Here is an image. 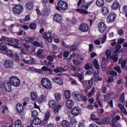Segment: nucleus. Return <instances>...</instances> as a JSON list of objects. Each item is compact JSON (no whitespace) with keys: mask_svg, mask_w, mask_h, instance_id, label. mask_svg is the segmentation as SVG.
Returning <instances> with one entry per match:
<instances>
[{"mask_svg":"<svg viewBox=\"0 0 127 127\" xmlns=\"http://www.w3.org/2000/svg\"><path fill=\"white\" fill-rule=\"evenodd\" d=\"M9 83L15 87H19L20 85V80L16 76H11L9 78Z\"/></svg>","mask_w":127,"mask_h":127,"instance_id":"obj_1","label":"nucleus"},{"mask_svg":"<svg viewBox=\"0 0 127 127\" xmlns=\"http://www.w3.org/2000/svg\"><path fill=\"white\" fill-rule=\"evenodd\" d=\"M36 39H37V38L30 37L25 38L24 41H25V42H30V43H31L35 46H40V44L38 43V41H37Z\"/></svg>","mask_w":127,"mask_h":127,"instance_id":"obj_2","label":"nucleus"},{"mask_svg":"<svg viewBox=\"0 0 127 127\" xmlns=\"http://www.w3.org/2000/svg\"><path fill=\"white\" fill-rule=\"evenodd\" d=\"M92 2H88L86 5H83L81 6V9H76V11L80 12V13H83V14H86L88 13L87 10L89 8V6L91 5Z\"/></svg>","mask_w":127,"mask_h":127,"instance_id":"obj_3","label":"nucleus"},{"mask_svg":"<svg viewBox=\"0 0 127 127\" xmlns=\"http://www.w3.org/2000/svg\"><path fill=\"white\" fill-rule=\"evenodd\" d=\"M14 14H20L23 10V6L20 4H16L12 8Z\"/></svg>","mask_w":127,"mask_h":127,"instance_id":"obj_4","label":"nucleus"},{"mask_svg":"<svg viewBox=\"0 0 127 127\" xmlns=\"http://www.w3.org/2000/svg\"><path fill=\"white\" fill-rule=\"evenodd\" d=\"M41 84L45 89H51V81L48 78H43L41 80Z\"/></svg>","mask_w":127,"mask_h":127,"instance_id":"obj_5","label":"nucleus"},{"mask_svg":"<svg viewBox=\"0 0 127 127\" xmlns=\"http://www.w3.org/2000/svg\"><path fill=\"white\" fill-rule=\"evenodd\" d=\"M58 5L62 10L68 9V4L66 2L60 0L58 2Z\"/></svg>","mask_w":127,"mask_h":127,"instance_id":"obj_6","label":"nucleus"},{"mask_svg":"<svg viewBox=\"0 0 127 127\" xmlns=\"http://www.w3.org/2000/svg\"><path fill=\"white\" fill-rule=\"evenodd\" d=\"M74 99L76 101H83V102L87 101L86 96H83L80 93L75 94Z\"/></svg>","mask_w":127,"mask_h":127,"instance_id":"obj_7","label":"nucleus"},{"mask_svg":"<svg viewBox=\"0 0 127 127\" xmlns=\"http://www.w3.org/2000/svg\"><path fill=\"white\" fill-rule=\"evenodd\" d=\"M79 29L82 32H87L89 30V26L86 23H82L80 24Z\"/></svg>","mask_w":127,"mask_h":127,"instance_id":"obj_8","label":"nucleus"},{"mask_svg":"<svg viewBox=\"0 0 127 127\" xmlns=\"http://www.w3.org/2000/svg\"><path fill=\"white\" fill-rule=\"evenodd\" d=\"M98 30L100 32L103 33V32H105L106 30L107 29V27L106 26V24L103 22H100L98 25Z\"/></svg>","mask_w":127,"mask_h":127,"instance_id":"obj_9","label":"nucleus"},{"mask_svg":"<svg viewBox=\"0 0 127 127\" xmlns=\"http://www.w3.org/2000/svg\"><path fill=\"white\" fill-rule=\"evenodd\" d=\"M4 66L5 68L7 69H10V68H12L13 65H14V62L12 60H6L4 62Z\"/></svg>","mask_w":127,"mask_h":127,"instance_id":"obj_10","label":"nucleus"},{"mask_svg":"<svg viewBox=\"0 0 127 127\" xmlns=\"http://www.w3.org/2000/svg\"><path fill=\"white\" fill-rule=\"evenodd\" d=\"M116 17H117V15L114 13H111L108 17H107V22H114L116 20Z\"/></svg>","mask_w":127,"mask_h":127,"instance_id":"obj_11","label":"nucleus"},{"mask_svg":"<svg viewBox=\"0 0 127 127\" xmlns=\"http://www.w3.org/2000/svg\"><path fill=\"white\" fill-rule=\"evenodd\" d=\"M33 124L36 125H40L41 126H44V125H45V122L41 121L40 119L37 117H36L33 119Z\"/></svg>","mask_w":127,"mask_h":127,"instance_id":"obj_12","label":"nucleus"},{"mask_svg":"<svg viewBox=\"0 0 127 127\" xmlns=\"http://www.w3.org/2000/svg\"><path fill=\"white\" fill-rule=\"evenodd\" d=\"M54 20L56 21V22H58V23H60L62 22V17H61V15L58 13H56L54 15Z\"/></svg>","mask_w":127,"mask_h":127,"instance_id":"obj_13","label":"nucleus"},{"mask_svg":"<svg viewBox=\"0 0 127 127\" xmlns=\"http://www.w3.org/2000/svg\"><path fill=\"white\" fill-rule=\"evenodd\" d=\"M80 112L81 111L80 110V109L79 108V107H75L72 109L70 113L73 116H78V115L80 114Z\"/></svg>","mask_w":127,"mask_h":127,"instance_id":"obj_14","label":"nucleus"},{"mask_svg":"<svg viewBox=\"0 0 127 127\" xmlns=\"http://www.w3.org/2000/svg\"><path fill=\"white\" fill-rule=\"evenodd\" d=\"M34 6V2L32 1H29L26 3V7L29 10H32Z\"/></svg>","mask_w":127,"mask_h":127,"instance_id":"obj_15","label":"nucleus"},{"mask_svg":"<svg viewBox=\"0 0 127 127\" xmlns=\"http://www.w3.org/2000/svg\"><path fill=\"white\" fill-rule=\"evenodd\" d=\"M83 86H88V87H92L93 85V79L91 78L90 80H83L82 82Z\"/></svg>","mask_w":127,"mask_h":127,"instance_id":"obj_16","label":"nucleus"},{"mask_svg":"<svg viewBox=\"0 0 127 127\" xmlns=\"http://www.w3.org/2000/svg\"><path fill=\"white\" fill-rule=\"evenodd\" d=\"M66 106L68 109H72L74 107V101L71 99H68L66 102Z\"/></svg>","mask_w":127,"mask_h":127,"instance_id":"obj_17","label":"nucleus"},{"mask_svg":"<svg viewBox=\"0 0 127 127\" xmlns=\"http://www.w3.org/2000/svg\"><path fill=\"white\" fill-rule=\"evenodd\" d=\"M52 80L54 82H55V83L59 84V85H62L63 84V80L61 78L55 76L52 78Z\"/></svg>","mask_w":127,"mask_h":127,"instance_id":"obj_18","label":"nucleus"},{"mask_svg":"<svg viewBox=\"0 0 127 127\" xmlns=\"http://www.w3.org/2000/svg\"><path fill=\"white\" fill-rule=\"evenodd\" d=\"M4 86L7 92H10L11 91V84L9 83V81H5L4 82Z\"/></svg>","mask_w":127,"mask_h":127,"instance_id":"obj_19","label":"nucleus"},{"mask_svg":"<svg viewBox=\"0 0 127 127\" xmlns=\"http://www.w3.org/2000/svg\"><path fill=\"white\" fill-rule=\"evenodd\" d=\"M101 12L103 15H108L110 12V10L108 7H103L101 9Z\"/></svg>","mask_w":127,"mask_h":127,"instance_id":"obj_20","label":"nucleus"},{"mask_svg":"<svg viewBox=\"0 0 127 127\" xmlns=\"http://www.w3.org/2000/svg\"><path fill=\"white\" fill-rule=\"evenodd\" d=\"M96 4L99 7H103L105 5V1L104 0H97L96 1Z\"/></svg>","mask_w":127,"mask_h":127,"instance_id":"obj_21","label":"nucleus"},{"mask_svg":"<svg viewBox=\"0 0 127 127\" xmlns=\"http://www.w3.org/2000/svg\"><path fill=\"white\" fill-rule=\"evenodd\" d=\"M16 111L18 113H22L23 111V106L20 104H17L16 106Z\"/></svg>","mask_w":127,"mask_h":127,"instance_id":"obj_22","label":"nucleus"},{"mask_svg":"<svg viewBox=\"0 0 127 127\" xmlns=\"http://www.w3.org/2000/svg\"><path fill=\"white\" fill-rule=\"evenodd\" d=\"M70 122L67 120H63L62 122V126L63 127H70Z\"/></svg>","mask_w":127,"mask_h":127,"instance_id":"obj_23","label":"nucleus"},{"mask_svg":"<svg viewBox=\"0 0 127 127\" xmlns=\"http://www.w3.org/2000/svg\"><path fill=\"white\" fill-rule=\"evenodd\" d=\"M120 7V3L117 1H114L112 5V8L113 9H118Z\"/></svg>","mask_w":127,"mask_h":127,"instance_id":"obj_24","label":"nucleus"},{"mask_svg":"<svg viewBox=\"0 0 127 127\" xmlns=\"http://www.w3.org/2000/svg\"><path fill=\"white\" fill-rule=\"evenodd\" d=\"M49 106L51 109H54L56 107V102L54 100H51L49 102Z\"/></svg>","mask_w":127,"mask_h":127,"instance_id":"obj_25","label":"nucleus"},{"mask_svg":"<svg viewBox=\"0 0 127 127\" xmlns=\"http://www.w3.org/2000/svg\"><path fill=\"white\" fill-rule=\"evenodd\" d=\"M14 127H22L21 121L19 120H16L14 123Z\"/></svg>","mask_w":127,"mask_h":127,"instance_id":"obj_26","label":"nucleus"},{"mask_svg":"<svg viewBox=\"0 0 127 127\" xmlns=\"http://www.w3.org/2000/svg\"><path fill=\"white\" fill-rule=\"evenodd\" d=\"M30 98L32 101H35L37 99V94L34 92H31Z\"/></svg>","mask_w":127,"mask_h":127,"instance_id":"obj_27","label":"nucleus"},{"mask_svg":"<svg viewBox=\"0 0 127 127\" xmlns=\"http://www.w3.org/2000/svg\"><path fill=\"white\" fill-rule=\"evenodd\" d=\"M42 13L43 15H48L49 14V8L48 7L45 6L42 11Z\"/></svg>","mask_w":127,"mask_h":127,"instance_id":"obj_28","label":"nucleus"},{"mask_svg":"<svg viewBox=\"0 0 127 127\" xmlns=\"http://www.w3.org/2000/svg\"><path fill=\"white\" fill-rule=\"evenodd\" d=\"M78 44H76L75 43L72 46H70L69 49L71 50V51H75V50H77V48H78Z\"/></svg>","mask_w":127,"mask_h":127,"instance_id":"obj_29","label":"nucleus"},{"mask_svg":"<svg viewBox=\"0 0 127 127\" xmlns=\"http://www.w3.org/2000/svg\"><path fill=\"white\" fill-rule=\"evenodd\" d=\"M42 52H43V50H42V49L38 50L37 55L38 57H39L40 58H43V59H45V56L42 55Z\"/></svg>","mask_w":127,"mask_h":127,"instance_id":"obj_30","label":"nucleus"},{"mask_svg":"<svg viewBox=\"0 0 127 127\" xmlns=\"http://www.w3.org/2000/svg\"><path fill=\"white\" fill-rule=\"evenodd\" d=\"M55 58H56V56L55 55L49 56L47 57V59L50 63H52L54 61Z\"/></svg>","mask_w":127,"mask_h":127,"instance_id":"obj_31","label":"nucleus"},{"mask_svg":"<svg viewBox=\"0 0 127 127\" xmlns=\"http://www.w3.org/2000/svg\"><path fill=\"white\" fill-rule=\"evenodd\" d=\"M61 97H62V95L61 93H56L55 94V99L56 101L59 102L61 100Z\"/></svg>","mask_w":127,"mask_h":127,"instance_id":"obj_32","label":"nucleus"},{"mask_svg":"<svg viewBox=\"0 0 127 127\" xmlns=\"http://www.w3.org/2000/svg\"><path fill=\"white\" fill-rule=\"evenodd\" d=\"M121 47L122 46L121 45H117L116 46V50L115 51V53L116 54H119V53H120V52L122 51V50H121Z\"/></svg>","mask_w":127,"mask_h":127,"instance_id":"obj_33","label":"nucleus"},{"mask_svg":"<svg viewBox=\"0 0 127 127\" xmlns=\"http://www.w3.org/2000/svg\"><path fill=\"white\" fill-rule=\"evenodd\" d=\"M119 101L121 102V104H124L125 103V93H123L119 98Z\"/></svg>","mask_w":127,"mask_h":127,"instance_id":"obj_34","label":"nucleus"},{"mask_svg":"<svg viewBox=\"0 0 127 127\" xmlns=\"http://www.w3.org/2000/svg\"><path fill=\"white\" fill-rule=\"evenodd\" d=\"M93 64H94L95 68H96V69H100V65L98 63V60H95L93 61Z\"/></svg>","mask_w":127,"mask_h":127,"instance_id":"obj_35","label":"nucleus"},{"mask_svg":"<svg viewBox=\"0 0 127 127\" xmlns=\"http://www.w3.org/2000/svg\"><path fill=\"white\" fill-rule=\"evenodd\" d=\"M111 119L110 118H104L103 120V123L104 125H108L110 124Z\"/></svg>","mask_w":127,"mask_h":127,"instance_id":"obj_36","label":"nucleus"},{"mask_svg":"<svg viewBox=\"0 0 127 127\" xmlns=\"http://www.w3.org/2000/svg\"><path fill=\"white\" fill-rule=\"evenodd\" d=\"M114 69L115 70V71H117V72H118V73H119V74H121V73H122V69H121L120 66H115L114 67Z\"/></svg>","mask_w":127,"mask_h":127,"instance_id":"obj_37","label":"nucleus"},{"mask_svg":"<svg viewBox=\"0 0 127 127\" xmlns=\"http://www.w3.org/2000/svg\"><path fill=\"white\" fill-rule=\"evenodd\" d=\"M64 96L65 99H69L70 98V91L69 90H66L64 91Z\"/></svg>","mask_w":127,"mask_h":127,"instance_id":"obj_38","label":"nucleus"},{"mask_svg":"<svg viewBox=\"0 0 127 127\" xmlns=\"http://www.w3.org/2000/svg\"><path fill=\"white\" fill-rule=\"evenodd\" d=\"M29 51V49L23 48L21 50V53H22V54H24L25 55H26V54H27V52H28Z\"/></svg>","mask_w":127,"mask_h":127,"instance_id":"obj_39","label":"nucleus"},{"mask_svg":"<svg viewBox=\"0 0 127 127\" xmlns=\"http://www.w3.org/2000/svg\"><path fill=\"white\" fill-rule=\"evenodd\" d=\"M78 78L79 82H81L82 83V82L84 80V74L83 73H80V75L78 76Z\"/></svg>","mask_w":127,"mask_h":127,"instance_id":"obj_40","label":"nucleus"},{"mask_svg":"<svg viewBox=\"0 0 127 127\" xmlns=\"http://www.w3.org/2000/svg\"><path fill=\"white\" fill-rule=\"evenodd\" d=\"M8 45H10V46H13V47H14L15 48H20V47H19V46L17 45H15V44H13L12 43V41H11L9 43H8Z\"/></svg>","mask_w":127,"mask_h":127,"instance_id":"obj_41","label":"nucleus"},{"mask_svg":"<svg viewBox=\"0 0 127 127\" xmlns=\"http://www.w3.org/2000/svg\"><path fill=\"white\" fill-rule=\"evenodd\" d=\"M37 116H38V113H37V111L34 110L32 112V118H33L34 119V118H36V117H37Z\"/></svg>","mask_w":127,"mask_h":127,"instance_id":"obj_42","label":"nucleus"},{"mask_svg":"<svg viewBox=\"0 0 127 127\" xmlns=\"http://www.w3.org/2000/svg\"><path fill=\"white\" fill-rule=\"evenodd\" d=\"M29 28L31 29H36V24L32 23L30 24Z\"/></svg>","mask_w":127,"mask_h":127,"instance_id":"obj_43","label":"nucleus"},{"mask_svg":"<svg viewBox=\"0 0 127 127\" xmlns=\"http://www.w3.org/2000/svg\"><path fill=\"white\" fill-rule=\"evenodd\" d=\"M107 67V65L106 64V63H101V70L103 71H106V68Z\"/></svg>","mask_w":127,"mask_h":127,"instance_id":"obj_44","label":"nucleus"},{"mask_svg":"<svg viewBox=\"0 0 127 127\" xmlns=\"http://www.w3.org/2000/svg\"><path fill=\"white\" fill-rule=\"evenodd\" d=\"M70 124L72 126H73L74 127H76L77 125V120H70Z\"/></svg>","mask_w":127,"mask_h":127,"instance_id":"obj_45","label":"nucleus"},{"mask_svg":"<svg viewBox=\"0 0 127 127\" xmlns=\"http://www.w3.org/2000/svg\"><path fill=\"white\" fill-rule=\"evenodd\" d=\"M110 74L113 77H117L118 76V73L116 71L112 70L110 72Z\"/></svg>","mask_w":127,"mask_h":127,"instance_id":"obj_46","label":"nucleus"},{"mask_svg":"<svg viewBox=\"0 0 127 127\" xmlns=\"http://www.w3.org/2000/svg\"><path fill=\"white\" fill-rule=\"evenodd\" d=\"M73 63L74 65H80V64H81V61L78 60H73Z\"/></svg>","mask_w":127,"mask_h":127,"instance_id":"obj_47","label":"nucleus"},{"mask_svg":"<svg viewBox=\"0 0 127 127\" xmlns=\"http://www.w3.org/2000/svg\"><path fill=\"white\" fill-rule=\"evenodd\" d=\"M126 66H127V61L125 60L121 63V67L125 68H126Z\"/></svg>","mask_w":127,"mask_h":127,"instance_id":"obj_48","label":"nucleus"},{"mask_svg":"<svg viewBox=\"0 0 127 127\" xmlns=\"http://www.w3.org/2000/svg\"><path fill=\"white\" fill-rule=\"evenodd\" d=\"M84 68L85 69V70H90V69L92 68V67H91V66H90V64L87 63L84 65Z\"/></svg>","mask_w":127,"mask_h":127,"instance_id":"obj_49","label":"nucleus"},{"mask_svg":"<svg viewBox=\"0 0 127 127\" xmlns=\"http://www.w3.org/2000/svg\"><path fill=\"white\" fill-rule=\"evenodd\" d=\"M61 109V105H58L56 108L54 110V113H57L59 109Z\"/></svg>","mask_w":127,"mask_h":127,"instance_id":"obj_50","label":"nucleus"},{"mask_svg":"<svg viewBox=\"0 0 127 127\" xmlns=\"http://www.w3.org/2000/svg\"><path fill=\"white\" fill-rule=\"evenodd\" d=\"M6 54L8 56H10V57H14V55L11 53V51L8 50L6 52Z\"/></svg>","mask_w":127,"mask_h":127,"instance_id":"obj_51","label":"nucleus"},{"mask_svg":"<svg viewBox=\"0 0 127 127\" xmlns=\"http://www.w3.org/2000/svg\"><path fill=\"white\" fill-rule=\"evenodd\" d=\"M44 63H45V65L47 66H51V65H52V63H50L49 61H47V60H44Z\"/></svg>","mask_w":127,"mask_h":127,"instance_id":"obj_52","label":"nucleus"},{"mask_svg":"<svg viewBox=\"0 0 127 127\" xmlns=\"http://www.w3.org/2000/svg\"><path fill=\"white\" fill-rule=\"evenodd\" d=\"M94 49V45L92 44L89 45V50L90 52H92Z\"/></svg>","mask_w":127,"mask_h":127,"instance_id":"obj_53","label":"nucleus"},{"mask_svg":"<svg viewBox=\"0 0 127 127\" xmlns=\"http://www.w3.org/2000/svg\"><path fill=\"white\" fill-rule=\"evenodd\" d=\"M111 59L113 60L115 62H118V55H116V56H113L111 57Z\"/></svg>","mask_w":127,"mask_h":127,"instance_id":"obj_54","label":"nucleus"},{"mask_svg":"<svg viewBox=\"0 0 127 127\" xmlns=\"http://www.w3.org/2000/svg\"><path fill=\"white\" fill-rule=\"evenodd\" d=\"M118 107L121 110L122 112H123L126 109L125 108V106L121 104H118Z\"/></svg>","mask_w":127,"mask_h":127,"instance_id":"obj_55","label":"nucleus"},{"mask_svg":"<svg viewBox=\"0 0 127 127\" xmlns=\"http://www.w3.org/2000/svg\"><path fill=\"white\" fill-rule=\"evenodd\" d=\"M62 44L64 46V47H66V48H67V49H70V45H67V44L65 43V41H63L62 42Z\"/></svg>","mask_w":127,"mask_h":127,"instance_id":"obj_56","label":"nucleus"},{"mask_svg":"<svg viewBox=\"0 0 127 127\" xmlns=\"http://www.w3.org/2000/svg\"><path fill=\"white\" fill-rule=\"evenodd\" d=\"M50 117V114H49V112L47 113L45 115V121H48Z\"/></svg>","mask_w":127,"mask_h":127,"instance_id":"obj_57","label":"nucleus"},{"mask_svg":"<svg viewBox=\"0 0 127 127\" xmlns=\"http://www.w3.org/2000/svg\"><path fill=\"white\" fill-rule=\"evenodd\" d=\"M42 71H49V68L46 66H43L42 67Z\"/></svg>","mask_w":127,"mask_h":127,"instance_id":"obj_58","label":"nucleus"},{"mask_svg":"<svg viewBox=\"0 0 127 127\" xmlns=\"http://www.w3.org/2000/svg\"><path fill=\"white\" fill-rule=\"evenodd\" d=\"M111 53H112V52L109 50H107L106 52V56H107V57H110L111 56Z\"/></svg>","mask_w":127,"mask_h":127,"instance_id":"obj_59","label":"nucleus"},{"mask_svg":"<svg viewBox=\"0 0 127 127\" xmlns=\"http://www.w3.org/2000/svg\"><path fill=\"white\" fill-rule=\"evenodd\" d=\"M54 72H56V73H59L62 71V69L61 68H58L54 69Z\"/></svg>","mask_w":127,"mask_h":127,"instance_id":"obj_60","label":"nucleus"},{"mask_svg":"<svg viewBox=\"0 0 127 127\" xmlns=\"http://www.w3.org/2000/svg\"><path fill=\"white\" fill-rule=\"evenodd\" d=\"M112 127H122L120 123L114 124L112 125Z\"/></svg>","mask_w":127,"mask_h":127,"instance_id":"obj_61","label":"nucleus"},{"mask_svg":"<svg viewBox=\"0 0 127 127\" xmlns=\"http://www.w3.org/2000/svg\"><path fill=\"white\" fill-rule=\"evenodd\" d=\"M124 42V39H120L118 40V45H121L122 43Z\"/></svg>","mask_w":127,"mask_h":127,"instance_id":"obj_62","label":"nucleus"},{"mask_svg":"<svg viewBox=\"0 0 127 127\" xmlns=\"http://www.w3.org/2000/svg\"><path fill=\"white\" fill-rule=\"evenodd\" d=\"M30 19V16L29 15L26 16L25 19H23L24 21H28Z\"/></svg>","mask_w":127,"mask_h":127,"instance_id":"obj_63","label":"nucleus"},{"mask_svg":"<svg viewBox=\"0 0 127 127\" xmlns=\"http://www.w3.org/2000/svg\"><path fill=\"white\" fill-rule=\"evenodd\" d=\"M23 46L24 47H25V48H30V45H29L27 43H24L23 44Z\"/></svg>","mask_w":127,"mask_h":127,"instance_id":"obj_64","label":"nucleus"}]
</instances>
